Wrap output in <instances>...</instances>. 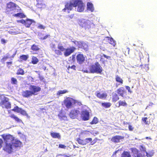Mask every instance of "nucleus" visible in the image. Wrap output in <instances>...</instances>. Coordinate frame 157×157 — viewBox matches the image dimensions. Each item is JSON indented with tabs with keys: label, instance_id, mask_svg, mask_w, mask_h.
<instances>
[{
	"label": "nucleus",
	"instance_id": "31",
	"mask_svg": "<svg viewBox=\"0 0 157 157\" xmlns=\"http://www.w3.org/2000/svg\"><path fill=\"white\" fill-rule=\"evenodd\" d=\"M101 104L102 107H104L106 108L110 107L111 105V103L109 102H101Z\"/></svg>",
	"mask_w": 157,
	"mask_h": 157
},
{
	"label": "nucleus",
	"instance_id": "48",
	"mask_svg": "<svg viewBox=\"0 0 157 157\" xmlns=\"http://www.w3.org/2000/svg\"><path fill=\"white\" fill-rule=\"evenodd\" d=\"M67 147L65 145L60 144L59 145V148H60L65 149Z\"/></svg>",
	"mask_w": 157,
	"mask_h": 157
},
{
	"label": "nucleus",
	"instance_id": "14",
	"mask_svg": "<svg viewBox=\"0 0 157 157\" xmlns=\"http://www.w3.org/2000/svg\"><path fill=\"white\" fill-rule=\"evenodd\" d=\"M77 62L79 64H82L85 61V57L83 54L79 53L76 56Z\"/></svg>",
	"mask_w": 157,
	"mask_h": 157
},
{
	"label": "nucleus",
	"instance_id": "6",
	"mask_svg": "<svg viewBox=\"0 0 157 157\" xmlns=\"http://www.w3.org/2000/svg\"><path fill=\"white\" fill-rule=\"evenodd\" d=\"M0 105L2 108L7 109H10L11 106V103L9 101V99L5 97H4L3 99L1 101Z\"/></svg>",
	"mask_w": 157,
	"mask_h": 157
},
{
	"label": "nucleus",
	"instance_id": "45",
	"mask_svg": "<svg viewBox=\"0 0 157 157\" xmlns=\"http://www.w3.org/2000/svg\"><path fill=\"white\" fill-rule=\"evenodd\" d=\"M50 37V34H47L43 37H41L40 38V40H45L47 38Z\"/></svg>",
	"mask_w": 157,
	"mask_h": 157
},
{
	"label": "nucleus",
	"instance_id": "53",
	"mask_svg": "<svg viewBox=\"0 0 157 157\" xmlns=\"http://www.w3.org/2000/svg\"><path fill=\"white\" fill-rule=\"evenodd\" d=\"M3 140L0 138V149L2 147L3 144Z\"/></svg>",
	"mask_w": 157,
	"mask_h": 157
},
{
	"label": "nucleus",
	"instance_id": "1",
	"mask_svg": "<svg viewBox=\"0 0 157 157\" xmlns=\"http://www.w3.org/2000/svg\"><path fill=\"white\" fill-rule=\"evenodd\" d=\"M3 139L4 145L2 149L8 154L13 152V148L20 147L21 143L19 140H15L14 137L10 134H3L1 135Z\"/></svg>",
	"mask_w": 157,
	"mask_h": 157
},
{
	"label": "nucleus",
	"instance_id": "12",
	"mask_svg": "<svg viewBox=\"0 0 157 157\" xmlns=\"http://www.w3.org/2000/svg\"><path fill=\"white\" fill-rule=\"evenodd\" d=\"M80 113V111L77 109L71 110L69 114L70 117L72 119H75L77 117Z\"/></svg>",
	"mask_w": 157,
	"mask_h": 157
},
{
	"label": "nucleus",
	"instance_id": "10",
	"mask_svg": "<svg viewBox=\"0 0 157 157\" xmlns=\"http://www.w3.org/2000/svg\"><path fill=\"white\" fill-rule=\"evenodd\" d=\"M12 110L17 113H19L23 116H28V114L25 110L17 106H14Z\"/></svg>",
	"mask_w": 157,
	"mask_h": 157
},
{
	"label": "nucleus",
	"instance_id": "23",
	"mask_svg": "<svg viewBox=\"0 0 157 157\" xmlns=\"http://www.w3.org/2000/svg\"><path fill=\"white\" fill-rule=\"evenodd\" d=\"M121 157H132L129 151H124L121 155Z\"/></svg>",
	"mask_w": 157,
	"mask_h": 157
},
{
	"label": "nucleus",
	"instance_id": "9",
	"mask_svg": "<svg viewBox=\"0 0 157 157\" xmlns=\"http://www.w3.org/2000/svg\"><path fill=\"white\" fill-rule=\"evenodd\" d=\"M29 86V89L33 95H37L38 93L41 90V88L38 86L31 85Z\"/></svg>",
	"mask_w": 157,
	"mask_h": 157
},
{
	"label": "nucleus",
	"instance_id": "61",
	"mask_svg": "<svg viewBox=\"0 0 157 157\" xmlns=\"http://www.w3.org/2000/svg\"><path fill=\"white\" fill-rule=\"evenodd\" d=\"M78 42L79 41H77L76 40H73L72 41V42L74 43L76 46Z\"/></svg>",
	"mask_w": 157,
	"mask_h": 157
},
{
	"label": "nucleus",
	"instance_id": "29",
	"mask_svg": "<svg viewBox=\"0 0 157 157\" xmlns=\"http://www.w3.org/2000/svg\"><path fill=\"white\" fill-rule=\"evenodd\" d=\"M119 99V97L117 94L115 93L112 96V101L113 102H115L117 101Z\"/></svg>",
	"mask_w": 157,
	"mask_h": 157
},
{
	"label": "nucleus",
	"instance_id": "15",
	"mask_svg": "<svg viewBox=\"0 0 157 157\" xmlns=\"http://www.w3.org/2000/svg\"><path fill=\"white\" fill-rule=\"evenodd\" d=\"M124 136L116 135L113 136L111 139V141L114 143H118L120 142L121 140L124 139Z\"/></svg>",
	"mask_w": 157,
	"mask_h": 157
},
{
	"label": "nucleus",
	"instance_id": "27",
	"mask_svg": "<svg viewBox=\"0 0 157 157\" xmlns=\"http://www.w3.org/2000/svg\"><path fill=\"white\" fill-rule=\"evenodd\" d=\"M115 80L117 82L119 83V84H123V79L118 75L116 76Z\"/></svg>",
	"mask_w": 157,
	"mask_h": 157
},
{
	"label": "nucleus",
	"instance_id": "5",
	"mask_svg": "<svg viewBox=\"0 0 157 157\" xmlns=\"http://www.w3.org/2000/svg\"><path fill=\"white\" fill-rule=\"evenodd\" d=\"M17 7H19L15 3L12 2H10L7 4L6 10L7 12H11V13L17 12L18 10L17 9Z\"/></svg>",
	"mask_w": 157,
	"mask_h": 157
},
{
	"label": "nucleus",
	"instance_id": "24",
	"mask_svg": "<svg viewBox=\"0 0 157 157\" xmlns=\"http://www.w3.org/2000/svg\"><path fill=\"white\" fill-rule=\"evenodd\" d=\"M76 141H77L78 143L81 145H85V142L84 141V139H82L81 137H79V138H77Z\"/></svg>",
	"mask_w": 157,
	"mask_h": 157
},
{
	"label": "nucleus",
	"instance_id": "16",
	"mask_svg": "<svg viewBox=\"0 0 157 157\" xmlns=\"http://www.w3.org/2000/svg\"><path fill=\"white\" fill-rule=\"evenodd\" d=\"M96 96L100 99H105L107 98V94L105 92L101 94L99 91H97L96 92Z\"/></svg>",
	"mask_w": 157,
	"mask_h": 157
},
{
	"label": "nucleus",
	"instance_id": "39",
	"mask_svg": "<svg viewBox=\"0 0 157 157\" xmlns=\"http://www.w3.org/2000/svg\"><path fill=\"white\" fill-rule=\"evenodd\" d=\"M119 106H127V104L126 103V102L124 101H122L121 100L119 101Z\"/></svg>",
	"mask_w": 157,
	"mask_h": 157
},
{
	"label": "nucleus",
	"instance_id": "11",
	"mask_svg": "<svg viewBox=\"0 0 157 157\" xmlns=\"http://www.w3.org/2000/svg\"><path fill=\"white\" fill-rule=\"evenodd\" d=\"M81 117L84 121L88 120L90 118L89 112L87 110H83L81 111Z\"/></svg>",
	"mask_w": 157,
	"mask_h": 157
},
{
	"label": "nucleus",
	"instance_id": "63",
	"mask_svg": "<svg viewBox=\"0 0 157 157\" xmlns=\"http://www.w3.org/2000/svg\"><path fill=\"white\" fill-rule=\"evenodd\" d=\"M91 142V143H90V144L91 145H93L96 142V141H95L94 142H93V141H91L90 142Z\"/></svg>",
	"mask_w": 157,
	"mask_h": 157
},
{
	"label": "nucleus",
	"instance_id": "64",
	"mask_svg": "<svg viewBox=\"0 0 157 157\" xmlns=\"http://www.w3.org/2000/svg\"><path fill=\"white\" fill-rule=\"evenodd\" d=\"M117 151H114L113 152V155H116V153H117Z\"/></svg>",
	"mask_w": 157,
	"mask_h": 157
},
{
	"label": "nucleus",
	"instance_id": "36",
	"mask_svg": "<svg viewBox=\"0 0 157 157\" xmlns=\"http://www.w3.org/2000/svg\"><path fill=\"white\" fill-rule=\"evenodd\" d=\"M98 122V119L96 117H94L92 121L90 123V124H96Z\"/></svg>",
	"mask_w": 157,
	"mask_h": 157
},
{
	"label": "nucleus",
	"instance_id": "60",
	"mask_svg": "<svg viewBox=\"0 0 157 157\" xmlns=\"http://www.w3.org/2000/svg\"><path fill=\"white\" fill-rule=\"evenodd\" d=\"M59 118L61 119H63L64 118H66V117L65 115H59Z\"/></svg>",
	"mask_w": 157,
	"mask_h": 157
},
{
	"label": "nucleus",
	"instance_id": "17",
	"mask_svg": "<svg viewBox=\"0 0 157 157\" xmlns=\"http://www.w3.org/2000/svg\"><path fill=\"white\" fill-rule=\"evenodd\" d=\"M141 121L145 124L148 125L153 122V119L149 117H144L142 118Z\"/></svg>",
	"mask_w": 157,
	"mask_h": 157
},
{
	"label": "nucleus",
	"instance_id": "49",
	"mask_svg": "<svg viewBox=\"0 0 157 157\" xmlns=\"http://www.w3.org/2000/svg\"><path fill=\"white\" fill-rule=\"evenodd\" d=\"M6 66L8 68H10L11 66L13 64V62L12 61L7 62L6 63Z\"/></svg>",
	"mask_w": 157,
	"mask_h": 157
},
{
	"label": "nucleus",
	"instance_id": "37",
	"mask_svg": "<svg viewBox=\"0 0 157 157\" xmlns=\"http://www.w3.org/2000/svg\"><path fill=\"white\" fill-rule=\"evenodd\" d=\"M136 58L138 59L141 60L142 58H143V56L142 52H139L136 55Z\"/></svg>",
	"mask_w": 157,
	"mask_h": 157
},
{
	"label": "nucleus",
	"instance_id": "33",
	"mask_svg": "<svg viewBox=\"0 0 157 157\" xmlns=\"http://www.w3.org/2000/svg\"><path fill=\"white\" fill-rule=\"evenodd\" d=\"M87 9L90 10L91 12H93L94 10V8L92 4L90 2L87 3Z\"/></svg>",
	"mask_w": 157,
	"mask_h": 157
},
{
	"label": "nucleus",
	"instance_id": "25",
	"mask_svg": "<svg viewBox=\"0 0 157 157\" xmlns=\"http://www.w3.org/2000/svg\"><path fill=\"white\" fill-rule=\"evenodd\" d=\"M50 135L53 138H57L58 139H60V136L59 135V134L58 133L54 132H51L50 133Z\"/></svg>",
	"mask_w": 157,
	"mask_h": 157
},
{
	"label": "nucleus",
	"instance_id": "21",
	"mask_svg": "<svg viewBox=\"0 0 157 157\" xmlns=\"http://www.w3.org/2000/svg\"><path fill=\"white\" fill-rule=\"evenodd\" d=\"M106 38L107 41L110 44L112 45L113 47H115L116 44V42L112 38L107 36L106 37Z\"/></svg>",
	"mask_w": 157,
	"mask_h": 157
},
{
	"label": "nucleus",
	"instance_id": "52",
	"mask_svg": "<svg viewBox=\"0 0 157 157\" xmlns=\"http://www.w3.org/2000/svg\"><path fill=\"white\" fill-rule=\"evenodd\" d=\"M82 43L83 42L79 41L77 45V46L78 47V48H81Z\"/></svg>",
	"mask_w": 157,
	"mask_h": 157
},
{
	"label": "nucleus",
	"instance_id": "58",
	"mask_svg": "<svg viewBox=\"0 0 157 157\" xmlns=\"http://www.w3.org/2000/svg\"><path fill=\"white\" fill-rule=\"evenodd\" d=\"M128 128L129 130L130 131H133L134 129V128L130 125H129Z\"/></svg>",
	"mask_w": 157,
	"mask_h": 157
},
{
	"label": "nucleus",
	"instance_id": "59",
	"mask_svg": "<svg viewBox=\"0 0 157 157\" xmlns=\"http://www.w3.org/2000/svg\"><path fill=\"white\" fill-rule=\"evenodd\" d=\"M1 42L2 44H4L6 43V40H5V39H2L1 40Z\"/></svg>",
	"mask_w": 157,
	"mask_h": 157
},
{
	"label": "nucleus",
	"instance_id": "26",
	"mask_svg": "<svg viewBox=\"0 0 157 157\" xmlns=\"http://www.w3.org/2000/svg\"><path fill=\"white\" fill-rule=\"evenodd\" d=\"M25 25L26 27H29L31 25L32 23V20L29 19H27L25 21Z\"/></svg>",
	"mask_w": 157,
	"mask_h": 157
},
{
	"label": "nucleus",
	"instance_id": "41",
	"mask_svg": "<svg viewBox=\"0 0 157 157\" xmlns=\"http://www.w3.org/2000/svg\"><path fill=\"white\" fill-rule=\"evenodd\" d=\"M146 156L147 157H151L154 155V152L152 151H150L147 152V151H146Z\"/></svg>",
	"mask_w": 157,
	"mask_h": 157
},
{
	"label": "nucleus",
	"instance_id": "32",
	"mask_svg": "<svg viewBox=\"0 0 157 157\" xmlns=\"http://www.w3.org/2000/svg\"><path fill=\"white\" fill-rule=\"evenodd\" d=\"M31 49L33 51H37L39 50L40 48L38 45L33 44L31 46Z\"/></svg>",
	"mask_w": 157,
	"mask_h": 157
},
{
	"label": "nucleus",
	"instance_id": "44",
	"mask_svg": "<svg viewBox=\"0 0 157 157\" xmlns=\"http://www.w3.org/2000/svg\"><path fill=\"white\" fill-rule=\"evenodd\" d=\"M140 149L142 151L145 152L146 151L145 147L142 145H141L140 146Z\"/></svg>",
	"mask_w": 157,
	"mask_h": 157
},
{
	"label": "nucleus",
	"instance_id": "46",
	"mask_svg": "<svg viewBox=\"0 0 157 157\" xmlns=\"http://www.w3.org/2000/svg\"><path fill=\"white\" fill-rule=\"evenodd\" d=\"M45 6V5L44 4L40 3H37L36 5L38 7V8H42L44 7V6Z\"/></svg>",
	"mask_w": 157,
	"mask_h": 157
},
{
	"label": "nucleus",
	"instance_id": "13",
	"mask_svg": "<svg viewBox=\"0 0 157 157\" xmlns=\"http://www.w3.org/2000/svg\"><path fill=\"white\" fill-rule=\"evenodd\" d=\"M130 150L134 157H144L141 153H139L138 150L136 148H131Z\"/></svg>",
	"mask_w": 157,
	"mask_h": 157
},
{
	"label": "nucleus",
	"instance_id": "34",
	"mask_svg": "<svg viewBox=\"0 0 157 157\" xmlns=\"http://www.w3.org/2000/svg\"><path fill=\"white\" fill-rule=\"evenodd\" d=\"M39 62L38 59L35 56H33L31 63L33 64H36Z\"/></svg>",
	"mask_w": 157,
	"mask_h": 157
},
{
	"label": "nucleus",
	"instance_id": "2",
	"mask_svg": "<svg viewBox=\"0 0 157 157\" xmlns=\"http://www.w3.org/2000/svg\"><path fill=\"white\" fill-rule=\"evenodd\" d=\"M77 6L78 11L81 12L84 11L85 6L82 0H71L66 3L65 7L62 10V11L66 12V10H67L68 13H69L70 11L72 10L73 7H76Z\"/></svg>",
	"mask_w": 157,
	"mask_h": 157
},
{
	"label": "nucleus",
	"instance_id": "18",
	"mask_svg": "<svg viewBox=\"0 0 157 157\" xmlns=\"http://www.w3.org/2000/svg\"><path fill=\"white\" fill-rule=\"evenodd\" d=\"M126 91L125 90L124 88L123 87H121L117 90V93L119 96L123 97L124 96V94H126Z\"/></svg>",
	"mask_w": 157,
	"mask_h": 157
},
{
	"label": "nucleus",
	"instance_id": "62",
	"mask_svg": "<svg viewBox=\"0 0 157 157\" xmlns=\"http://www.w3.org/2000/svg\"><path fill=\"white\" fill-rule=\"evenodd\" d=\"M75 55H74L72 56V60H75Z\"/></svg>",
	"mask_w": 157,
	"mask_h": 157
},
{
	"label": "nucleus",
	"instance_id": "47",
	"mask_svg": "<svg viewBox=\"0 0 157 157\" xmlns=\"http://www.w3.org/2000/svg\"><path fill=\"white\" fill-rule=\"evenodd\" d=\"M100 60L102 62V63L104 64H105V62H107V60H105L104 59L102 56H101Z\"/></svg>",
	"mask_w": 157,
	"mask_h": 157
},
{
	"label": "nucleus",
	"instance_id": "51",
	"mask_svg": "<svg viewBox=\"0 0 157 157\" xmlns=\"http://www.w3.org/2000/svg\"><path fill=\"white\" fill-rule=\"evenodd\" d=\"M37 28L40 29H44L45 27L42 25L40 24L38 26Z\"/></svg>",
	"mask_w": 157,
	"mask_h": 157
},
{
	"label": "nucleus",
	"instance_id": "30",
	"mask_svg": "<svg viewBox=\"0 0 157 157\" xmlns=\"http://www.w3.org/2000/svg\"><path fill=\"white\" fill-rule=\"evenodd\" d=\"M29 57L28 55H22L20 56V59L21 61L26 60Z\"/></svg>",
	"mask_w": 157,
	"mask_h": 157
},
{
	"label": "nucleus",
	"instance_id": "3",
	"mask_svg": "<svg viewBox=\"0 0 157 157\" xmlns=\"http://www.w3.org/2000/svg\"><path fill=\"white\" fill-rule=\"evenodd\" d=\"M57 49L54 51L55 54L58 56H61L63 55L62 52L65 51L63 54L65 57L70 55L76 49L74 46H71L65 48L63 46L59 45L57 46Z\"/></svg>",
	"mask_w": 157,
	"mask_h": 157
},
{
	"label": "nucleus",
	"instance_id": "7",
	"mask_svg": "<svg viewBox=\"0 0 157 157\" xmlns=\"http://www.w3.org/2000/svg\"><path fill=\"white\" fill-rule=\"evenodd\" d=\"M64 104L68 109H70L73 107V103L74 104L77 103L76 100L71 98H67L64 101Z\"/></svg>",
	"mask_w": 157,
	"mask_h": 157
},
{
	"label": "nucleus",
	"instance_id": "35",
	"mask_svg": "<svg viewBox=\"0 0 157 157\" xmlns=\"http://www.w3.org/2000/svg\"><path fill=\"white\" fill-rule=\"evenodd\" d=\"M86 51L88 50V45L85 43L83 42L81 48Z\"/></svg>",
	"mask_w": 157,
	"mask_h": 157
},
{
	"label": "nucleus",
	"instance_id": "4",
	"mask_svg": "<svg viewBox=\"0 0 157 157\" xmlns=\"http://www.w3.org/2000/svg\"><path fill=\"white\" fill-rule=\"evenodd\" d=\"M83 71L88 73L101 74L103 71V69L99 62H96L94 64L90 66L88 69L84 70Z\"/></svg>",
	"mask_w": 157,
	"mask_h": 157
},
{
	"label": "nucleus",
	"instance_id": "42",
	"mask_svg": "<svg viewBox=\"0 0 157 157\" xmlns=\"http://www.w3.org/2000/svg\"><path fill=\"white\" fill-rule=\"evenodd\" d=\"M74 14L68 15L66 17V18L67 21H69L71 19H73L74 18Z\"/></svg>",
	"mask_w": 157,
	"mask_h": 157
},
{
	"label": "nucleus",
	"instance_id": "43",
	"mask_svg": "<svg viewBox=\"0 0 157 157\" xmlns=\"http://www.w3.org/2000/svg\"><path fill=\"white\" fill-rule=\"evenodd\" d=\"M84 141L85 142V145L88 143L89 142H91L92 141V139L91 138H87L84 139Z\"/></svg>",
	"mask_w": 157,
	"mask_h": 157
},
{
	"label": "nucleus",
	"instance_id": "57",
	"mask_svg": "<svg viewBox=\"0 0 157 157\" xmlns=\"http://www.w3.org/2000/svg\"><path fill=\"white\" fill-rule=\"evenodd\" d=\"M102 56V57H105V58H106L107 59H110V58H111V57L110 56H106V55L104 54H103L102 55V56Z\"/></svg>",
	"mask_w": 157,
	"mask_h": 157
},
{
	"label": "nucleus",
	"instance_id": "20",
	"mask_svg": "<svg viewBox=\"0 0 157 157\" xmlns=\"http://www.w3.org/2000/svg\"><path fill=\"white\" fill-rule=\"evenodd\" d=\"M10 117L14 120V121L17 123H22L23 122L21 119H20L16 115L14 114H12L10 115Z\"/></svg>",
	"mask_w": 157,
	"mask_h": 157
},
{
	"label": "nucleus",
	"instance_id": "40",
	"mask_svg": "<svg viewBox=\"0 0 157 157\" xmlns=\"http://www.w3.org/2000/svg\"><path fill=\"white\" fill-rule=\"evenodd\" d=\"M68 92V91L67 90H60L58 91L57 93V95H60L62 94H65Z\"/></svg>",
	"mask_w": 157,
	"mask_h": 157
},
{
	"label": "nucleus",
	"instance_id": "38",
	"mask_svg": "<svg viewBox=\"0 0 157 157\" xmlns=\"http://www.w3.org/2000/svg\"><path fill=\"white\" fill-rule=\"evenodd\" d=\"M11 83L13 85H17V81L15 78L12 77L11 78Z\"/></svg>",
	"mask_w": 157,
	"mask_h": 157
},
{
	"label": "nucleus",
	"instance_id": "22",
	"mask_svg": "<svg viewBox=\"0 0 157 157\" xmlns=\"http://www.w3.org/2000/svg\"><path fill=\"white\" fill-rule=\"evenodd\" d=\"M13 16L15 17H18L21 18L26 17V16L22 13H18L16 14H13Z\"/></svg>",
	"mask_w": 157,
	"mask_h": 157
},
{
	"label": "nucleus",
	"instance_id": "55",
	"mask_svg": "<svg viewBox=\"0 0 157 157\" xmlns=\"http://www.w3.org/2000/svg\"><path fill=\"white\" fill-rule=\"evenodd\" d=\"M76 66L75 65H73L71 67L69 66L67 67L68 70H69L70 68H71L73 70H75Z\"/></svg>",
	"mask_w": 157,
	"mask_h": 157
},
{
	"label": "nucleus",
	"instance_id": "8",
	"mask_svg": "<svg viewBox=\"0 0 157 157\" xmlns=\"http://www.w3.org/2000/svg\"><path fill=\"white\" fill-rule=\"evenodd\" d=\"M79 24L80 26L86 29L90 28L92 23L89 20L82 19L79 21Z\"/></svg>",
	"mask_w": 157,
	"mask_h": 157
},
{
	"label": "nucleus",
	"instance_id": "19",
	"mask_svg": "<svg viewBox=\"0 0 157 157\" xmlns=\"http://www.w3.org/2000/svg\"><path fill=\"white\" fill-rule=\"evenodd\" d=\"M22 96L24 98H29L33 95L30 90H25L22 91L21 93Z\"/></svg>",
	"mask_w": 157,
	"mask_h": 157
},
{
	"label": "nucleus",
	"instance_id": "54",
	"mask_svg": "<svg viewBox=\"0 0 157 157\" xmlns=\"http://www.w3.org/2000/svg\"><path fill=\"white\" fill-rule=\"evenodd\" d=\"M125 88L126 89L128 90V92L130 93H132V90H131L130 87H129L128 86H126Z\"/></svg>",
	"mask_w": 157,
	"mask_h": 157
},
{
	"label": "nucleus",
	"instance_id": "28",
	"mask_svg": "<svg viewBox=\"0 0 157 157\" xmlns=\"http://www.w3.org/2000/svg\"><path fill=\"white\" fill-rule=\"evenodd\" d=\"M16 74L17 75H23L25 74V72L23 69L20 68L17 70Z\"/></svg>",
	"mask_w": 157,
	"mask_h": 157
},
{
	"label": "nucleus",
	"instance_id": "56",
	"mask_svg": "<svg viewBox=\"0 0 157 157\" xmlns=\"http://www.w3.org/2000/svg\"><path fill=\"white\" fill-rule=\"evenodd\" d=\"M25 21L23 19H21L17 21L18 22H20L22 24H24V25H25Z\"/></svg>",
	"mask_w": 157,
	"mask_h": 157
},
{
	"label": "nucleus",
	"instance_id": "50",
	"mask_svg": "<svg viewBox=\"0 0 157 157\" xmlns=\"http://www.w3.org/2000/svg\"><path fill=\"white\" fill-rule=\"evenodd\" d=\"M9 58V57L8 56H5L3 57L1 59V60L2 62H4L5 61H6L7 59Z\"/></svg>",
	"mask_w": 157,
	"mask_h": 157
}]
</instances>
